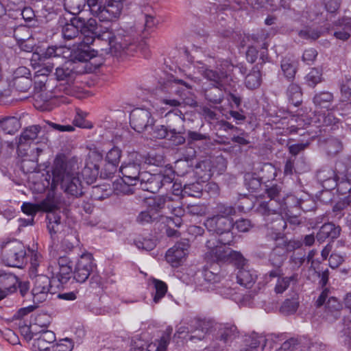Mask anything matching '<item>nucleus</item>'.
<instances>
[{
	"label": "nucleus",
	"instance_id": "1",
	"mask_svg": "<svg viewBox=\"0 0 351 351\" xmlns=\"http://www.w3.org/2000/svg\"><path fill=\"white\" fill-rule=\"evenodd\" d=\"M143 23L135 24L129 29L119 33L114 36H110V33H107L108 40L106 49H101V51L105 53H117L125 50L134 51L137 47V43H140L146 38L153 28L156 25V21L154 16L144 14Z\"/></svg>",
	"mask_w": 351,
	"mask_h": 351
},
{
	"label": "nucleus",
	"instance_id": "2",
	"mask_svg": "<svg viewBox=\"0 0 351 351\" xmlns=\"http://www.w3.org/2000/svg\"><path fill=\"white\" fill-rule=\"evenodd\" d=\"M51 69L53 67H32V82L35 90L40 93V96L43 97L45 101L55 97H62V94L73 95L75 90L70 86L55 84Z\"/></svg>",
	"mask_w": 351,
	"mask_h": 351
},
{
	"label": "nucleus",
	"instance_id": "3",
	"mask_svg": "<svg viewBox=\"0 0 351 351\" xmlns=\"http://www.w3.org/2000/svg\"><path fill=\"white\" fill-rule=\"evenodd\" d=\"M98 29V23L95 19L90 18L86 20L82 17H73L70 20V23H66L62 27V34L64 40H71L77 38L81 34L84 36L82 42L88 45L92 44L95 38L100 40L101 36L107 37V35H101Z\"/></svg>",
	"mask_w": 351,
	"mask_h": 351
},
{
	"label": "nucleus",
	"instance_id": "4",
	"mask_svg": "<svg viewBox=\"0 0 351 351\" xmlns=\"http://www.w3.org/2000/svg\"><path fill=\"white\" fill-rule=\"evenodd\" d=\"M52 186L58 184L68 195L79 197L83 194L82 182L78 176L67 169V164L63 160L56 158L53 169Z\"/></svg>",
	"mask_w": 351,
	"mask_h": 351
},
{
	"label": "nucleus",
	"instance_id": "5",
	"mask_svg": "<svg viewBox=\"0 0 351 351\" xmlns=\"http://www.w3.org/2000/svg\"><path fill=\"white\" fill-rule=\"evenodd\" d=\"M7 77L8 88L0 89L1 97H9L13 89L21 93H27L32 85V71L28 67L13 68Z\"/></svg>",
	"mask_w": 351,
	"mask_h": 351
},
{
	"label": "nucleus",
	"instance_id": "6",
	"mask_svg": "<svg viewBox=\"0 0 351 351\" xmlns=\"http://www.w3.org/2000/svg\"><path fill=\"white\" fill-rule=\"evenodd\" d=\"M231 244H228L230 245ZM227 244H223L219 242V239H212L208 240L206 247L208 250L205 254V258L208 261L213 263H226L228 261L243 262L244 258L242 254L238 252L233 251L226 247Z\"/></svg>",
	"mask_w": 351,
	"mask_h": 351
},
{
	"label": "nucleus",
	"instance_id": "7",
	"mask_svg": "<svg viewBox=\"0 0 351 351\" xmlns=\"http://www.w3.org/2000/svg\"><path fill=\"white\" fill-rule=\"evenodd\" d=\"M174 178L175 172L171 168L156 174L143 171L138 183L142 190L155 193L162 186L172 183Z\"/></svg>",
	"mask_w": 351,
	"mask_h": 351
},
{
	"label": "nucleus",
	"instance_id": "8",
	"mask_svg": "<svg viewBox=\"0 0 351 351\" xmlns=\"http://www.w3.org/2000/svg\"><path fill=\"white\" fill-rule=\"evenodd\" d=\"M204 225L209 232L219 235V242L221 243H233L234 237L232 229L234 228V219L213 215L205 220Z\"/></svg>",
	"mask_w": 351,
	"mask_h": 351
},
{
	"label": "nucleus",
	"instance_id": "9",
	"mask_svg": "<svg viewBox=\"0 0 351 351\" xmlns=\"http://www.w3.org/2000/svg\"><path fill=\"white\" fill-rule=\"evenodd\" d=\"M91 13L101 21H110L118 18L123 9V3L120 1L108 0L103 2L92 1L88 7Z\"/></svg>",
	"mask_w": 351,
	"mask_h": 351
},
{
	"label": "nucleus",
	"instance_id": "10",
	"mask_svg": "<svg viewBox=\"0 0 351 351\" xmlns=\"http://www.w3.org/2000/svg\"><path fill=\"white\" fill-rule=\"evenodd\" d=\"M2 260L10 267H21L26 259L24 245L16 240L6 243L2 247Z\"/></svg>",
	"mask_w": 351,
	"mask_h": 351
},
{
	"label": "nucleus",
	"instance_id": "11",
	"mask_svg": "<svg viewBox=\"0 0 351 351\" xmlns=\"http://www.w3.org/2000/svg\"><path fill=\"white\" fill-rule=\"evenodd\" d=\"M143 162V155L138 152L130 153L128 160L124 162L120 167V172L124 182L127 184L138 183L141 176V169Z\"/></svg>",
	"mask_w": 351,
	"mask_h": 351
},
{
	"label": "nucleus",
	"instance_id": "12",
	"mask_svg": "<svg viewBox=\"0 0 351 351\" xmlns=\"http://www.w3.org/2000/svg\"><path fill=\"white\" fill-rule=\"evenodd\" d=\"M48 271L53 276V282H58L57 287L66 283L72 272L71 261L66 256H60L58 260L50 262Z\"/></svg>",
	"mask_w": 351,
	"mask_h": 351
},
{
	"label": "nucleus",
	"instance_id": "13",
	"mask_svg": "<svg viewBox=\"0 0 351 351\" xmlns=\"http://www.w3.org/2000/svg\"><path fill=\"white\" fill-rule=\"evenodd\" d=\"M99 67H56L53 73L55 82H64V84H60L62 86H70L74 82L76 77L80 75L97 73ZM55 84H57L55 82Z\"/></svg>",
	"mask_w": 351,
	"mask_h": 351
},
{
	"label": "nucleus",
	"instance_id": "14",
	"mask_svg": "<svg viewBox=\"0 0 351 351\" xmlns=\"http://www.w3.org/2000/svg\"><path fill=\"white\" fill-rule=\"evenodd\" d=\"M290 202L295 203V208H298V205L300 204L299 201L293 195H287L286 199H269L268 202H261L257 208V211L259 214L264 216L265 218L270 215H278L280 210H286L287 208L290 207ZM268 221L269 219H265Z\"/></svg>",
	"mask_w": 351,
	"mask_h": 351
},
{
	"label": "nucleus",
	"instance_id": "15",
	"mask_svg": "<svg viewBox=\"0 0 351 351\" xmlns=\"http://www.w3.org/2000/svg\"><path fill=\"white\" fill-rule=\"evenodd\" d=\"M33 287L32 294L33 295V301L34 303H41L46 300L49 293H54L53 285L58 282H53V276L51 279L45 275H37L33 280Z\"/></svg>",
	"mask_w": 351,
	"mask_h": 351
},
{
	"label": "nucleus",
	"instance_id": "16",
	"mask_svg": "<svg viewBox=\"0 0 351 351\" xmlns=\"http://www.w3.org/2000/svg\"><path fill=\"white\" fill-rule=\"evenodd\" d=\"M130 123L135 131L140 133L152 128L154 119L149 110L137 108L132 111Z\"/></svg>",
	"mask_w": 351,
	"mask_h": 351
},
{
	"label": "nucleus",
	"instance_id": "17",
	"mask_svg": "<svg viewBox=\"0 0 351 351\" xmlns=\"http://www.w3.org/2000/svg\"><path fill=\"white\" fill-rule=\"evenodd\" d=\"M93 258L91 254H83L78 260L74 271V279L80 283L84 282L93 271Z\"/></svg>",
	"mask_w": 351,
	"mask_h": 351
},
{
	"label": "nucleus",
	"instance_id": "18",
	"mask_svg": "<svg viewBox=\"0 0 351 351\" xmlns=\"http://www.w3.org/2000/svg\"><path fill=\"white\" fill-rule=\"evenodd\" d=\"M17 277L10 272L0 270V301L16 290Z\"/></svg>",
	"mask_w": 351,
	"mask_h": 351
},
{
	"label": "nucleus",
	"instance_id": "19",
	"mask_svg": "<svg viewBox=\"0 0 351 351\" xmlns=\"http://www.w3.org/2000/svg\"><path fill=\"white\" fill-rule=\"evenodd\" d=\"M236 262L239 269L237 274L238 283L246 288H251L255 282L256 274L254 271L248 268L245 258L243 262Z\"/></svg>",
	"mask_w": 351,
	"mask_h": 351
},
{
	"label": "nucleus",
	"instance_id": "20",
	"mask_svg": "<svg viewBox=\"0 0 351 351\" xmlns=\"http://www.w3.org/2000/svg\"><path fill=\"white\" fill-rule=\"evenodd\" d=\"M56 335L51 330H43L39 337L34 339L33 347L35 350L49 351L56 341Z\"/></svg>",
	"mask_w": 351,
	"mask_h": 351
},
{
	"label": "nucleus",
	"instance_id": "21",
	"mask_svg": "<svg viewBox=\"0 0 351 351\" xmlns=\"http://www.w3.org/2000/svg\"><path fill=\"white\" fill-rule=\"evenodd\" d=\"M63 47H49L47 50L42 53L35 52L33 53L31 58V66H40V62H44L46 60L52 58L60 57L63 53Z\"/></svg>",
	"mask_w": 351,
	"mask_h": 351
},
{
	"label": "nucleus",
	"instance_id": "22",
	"mask_svg": "<svg viewBox=\"0 0 351 351\" xmlns=\"http://www.w3.org/2000/svg\"><path fill=\"white\" fill-rule=\"evenodd\" d=\"M240 71L243 74H246L245 79V84L249 89H255L261 84L262 77L261 72L258 67H251L247 69V67H239Z\"/></svg>",
	"mask_w": 351,
	"mask_h": 351
},
{
	"label": "nucleus",
	"instance_id": "23",
	"mask_svg": "<svg viewBox=\"0 0 351 351\" xmlns=\"http://www.w3.org/2000/svg\"><path fill=\"white\" fill-rule=\"evenodd\" d=\"M292 202H290L291 203ZM291 208V204H290V207L286 209L285 217L284 218L280 215H278L274 219V221L277 224V227L276 228L277 230H284L287 227V223H289L291 225L298 226L301 223V219L297 214H293V213L290 210Z\"/></svg>",
	"mask_w": 351,
	"mask_h": 351
},
{
	"label": "nucleus",
	"instance_id": "24",
	"mask_svg": "<svg viewBox=\"0 0 351 351\" xmlns=\"http://www.w3.org/2000/svg\"><path fill=\"white\" fill-rule=\"evenodd\" d=\"M341 232V228L336 226L332 223H325L316 234V239L319 243H323L326 239H337Z\"/></svg>",
	"mask_w": 351,
	"mask_h": 351
},
{
	"label": "nucleus",
	"instance_id": "25",
	"mask_svg": "<svg viewBox=\"0 0 351 351\" xmlns=\"http://www.w3.org/2000/svg\"><path fill=\"white\" fill-rule=\"evenodd\" d=\"M170 197L156 196L145 199V203L147 209L152 213H158L167 205V203L171 202Z\"/></svg>",
	"mask_w": 351,
	"mask_h": 351
},
{
	"label": "nucleus",
	"instance_id": "26",
	"mask_svg": "<svg viewBox=\"0 0 351 351\" xmlns=\"http://www.w3.org/2000/svg\"><path fill=\"white\" fill-rule=\"evenodd\" d=\"M186 255V250L181 244H178L168 250L166 253V260L173 267H178Z\"/></svg>",
	"mask_w": 351,
	"mask_h": 351
},
{
	"label": "nucleus",
	"instance_id": "27",
	"mask_svg": "<svg viewBox=\"0 0 351 351\" xmlns=\"http://www.w3.org/2000/svg\"><path fill=\"white\" fill-rule=\"evenodd\" d=\"M334 101L333 94L328 91H322L316 93L313 97V101L317 108L330 110Z\"/></svg>",
	"mask_w": 351,
	"mask_h": 351
},
{
	"label": "nucleus",
	"instance_id": "28",
	"mask_svg": "<svg viewBox=\"0 0 351 351\" xmlns=\"http://www.w3.org/2000/svg\"><path fill=\"white\" fill-rule=\"evenodd\" d=\"M299 279V274L298 273H293L290 276H282L281 277H279L274 287L275 293L277 294H282L291 284H297Z\"/></svg>",
	"mask_w": 351,
	"mask_h": 351
},
{
	"label": "nucleus",
	"instance_id": "29",
	"mask_svg": "<svg viewBox=\"0 0 351 351\" xmlns=\"http://www.w3.org/2000/svg\"><path fill=\"white\" fill-rule=\"evenodd\" d=\"M346 19H348V17H343L333 23V35L337 39L342 41L348 40L351 36V29H348L345 25Z\"/></svg>",
	"mask_w": 351,
	"mask_h": 351
},
{
	"label": "nucleus",
	"instance_id": "30",
	"mask_svg": "<svg viewBox=\"0 0 351 351\" xmlns=\"http://www.w3.org/2000/svg\"><path fill=\"white\" fill-rule=\"evenodd\" d=\"M204 75L208 80L213 81L219 84L228 77L226 71L223 68L220 67L206 68L204 71Z\"/></svg>",
	"mask_w": 351,
	"mask_h": 351
},
{
	"label": "nucleus",
	"instance_id": "31",
	"mask_svg": "<svg viewBox=\"0 0 351 351\" xmlns=\"http://www.w3.org/2000/svg\"><path fill=\"white\" fill-rule=\"evenodd\" d=\"M40 131V127L38 125H32L25 129L20 136L19 146L29 143L36 139Z\"/></svg>",
	"mask_w": 351,
	"mask_h": 351
},
{
	"label": "nucleus",
	"instance_id": "32",
	"mask_svg": "<svg viewBox=\"0 0 351 351\" xmlns=\"http://www.w3.org/2000/svg\"><path fill=\"white\" fill-rule=\"evenodd\" d=\"M193 322H195L196 327L194 332H197V334L191 335L189 339L191 340L194 339H197L199 340L204 339L206 334L212 327V323L209 321L200 319H195Z\"/></svg>",
	"mask_w": 351,
	"mask_h": 351
},
{
	"label": "nucleus",
	"instance_id": "33",
	"mask_svg": "<svg viewBox=\"0 0 351 351\" xmlns=\"http://www.w3.org/2000/svg\"><path fill=\"white\" fill-rule=\"evenodd\" d=\"M220 339L224 343L232 341L239 335V331L235 325L226 324L219 329Z\"/></svg>",
	"mask_w": 351,
	"mask_h": 351
},
{
	"label": "nucleus",
	"instance_id": "34",
	"mask_svg": "<svg viewBox=\"0 0 351 351\" xmlns=\"http://www.w3.org/2000/svg\"><path fill=\"white\" fill-rule=\"evenodd\" d=\"M215 210V214L214 215L226 217L228 219H233L232 217L237 214L236 208L227 203H218Z\"/></svg>",
	"mask_w": 351,
	"mask_h": 351
},
{
	"label": "nucleus",
	"instance_id": "35",
	"mask_svg": "<svg viewBox=\"0 0 351 351\" xmlns=\"http://www.w3.org/2000/svg\"><path fill=\"white\" fill-rule=\"evenodd\" d=\"M58 200L53 191L48 193L45 199L39 203L40 210L53 213L58 208Z\"/></svg>",
	"mask_w": 351,
	"mask_h": 351
},
{
	"label": "nucleus",
	"instance_id": "36",
	"mask_svg": "<svg viewBox=\"0 0 351 351\" xmlns=\"http://www.w3.org/2000/svg\"><path fill=\"white\" fill-rule=\"evenodd\" d=\"M19 128V121L14 117H9L0 120V128L5 134H12Z\"/></svg>",
	"mask_w": 351,
	"mask_h": 351
},
{
	"label": "nucleus",
	"instance_id": "37",
	"mask_svg": "<svg viewBox=\"0 0 351 351\" xmlns=\"http://www.w3.org/2000/svg\"><path fill=\"white\" fill-rule=\"evenodd\" d=\"M87 3V0H64V9L73 15L79 14Z\"/></svg>",
	"mask_w": 351,
	"mask_h": 351
},
{
	"label": "nucleus",
	"instance_id": "38",
	"mask_svg": "<svg viewBox=\"0 0 351 351\" xmlns=\"http://www.w3.org/2000/svg\"><path fill=\"white\" fill-rule=\"evenodd\" d=\"M245 343L246 346L254 348L256 350L260 345H262L263 348H264L266 346L267 339L262 335L253 332L245 337Z\"/></svg>",
	"mask_w": 351,
	"mask_h": 351
},
{
	"label": "nucleus",
	"instance_id": "39",
	"mask_svg": "<svg viewBox=\"0 0 351 351\" xmlns=\"http://www.w3.org/2000/svg\"><path fill=\"white\" fill-rule=\"evenodd\" d=\"M323 72L321 67H312L306 75V84L314 88L317 84L322 82L324 80Z\"/></svg>",
	"mask_w": 351,
	"mask_h": 351
},
{
	"label": "nucleus",
	"instance_id": "40",
	"mask_svg": "<svg viewBox=\"0 0 351 351\" xmlns=\"http://www.w3.org/2000/svg\"><path fill=\"white\" fill-rule=\"evenodd\" d=\"M152 284L155 290L154 293H152L153 302L157 304L166 295L167 292V285L165 282L158 279H153Z\"/></svg>",
	"mask_w": 351,
	"mask_h": 351
},
{
	"label": "nucleus",
	"instance_id": "41",
	"mask_svg": "<svg viewBox=\"0 0 351 351\" xmlns=\"http://www.w3.org/2000/svg\"><path fill=\"white\" fill-rule=\"evenodd\" d=\"M287 96L289 101L295 106H298L302 101V93L301 88L295 84L289 85L287 89Z\"/></svg>",
	"mask_w": 351,
	"mask_h": 351
},
{
	"label": "nucleus",
	"instance_id": "42",
	"mask_svg": "<svg viewBox=\"0 0 351 351\" xmlns=\"http://www.w3.org/2000/svg\"><path fill=\"white\" fill-rule=\"evenodd\" d=\"M158 219L159 215L152 213L147 208L145 210L141 211L136 217V223L141 226L151 224Z\"/></svg>",
	"mask_w": 351,
	"mask_h": 351
},
{
	"label": "nucleus",
	"instance_id": "43",
	"mask_svg": "<svg viewBox=\"0 0 351 351\" xmlns=\"http://www.w3.org/2000/svg\"><path fill=\"white\" fill-rule=\"evenodd\" d=\"M317 176L318 180L323 183L331 182L330 186L332 188L337 185V176L331 169L327 168L319 171Z\"/></svg>",
	"mask_w": 351,
	"mask_h": 351
},
{
	"label": "nucleus",
	"instance_id": "44",
	"mask_svg": "<svg viewBox=\"0 0 351 351\" xmlns=\"http://www.w3.org/2000/svg\"><path fill=\"white\" fill-rule=\"evenodd\" d=\"M166 86L170 89L169 93L171 94L175 93L176 95H178L180 97H182L184 96V90H182L180 88L176 87L177 84H182L187 87V84L186 82H184L182 80H178L174 76L171 75L169 77V78L167 80V82L165 83Z\"/></svg>",
	"mask_w": 351,
	"mask_h": 351
},
{
	"label": "nucleus",
	"instance_id": "45",
	"mask_svg": "<svg viewBox=\"0 0 351 351\" xmlns=\"http://www.w3.org/2000/svg\"><path fill=\"white\" fill-rule=\"evenodd\" d=\"M184 129L181 128L179 130L172 128L169 130L167 139L170 141L175 145H182L185 143L186 138L183 136Z\"/></svg>",
	"mask_w": 351,
	"mask_h": 351
},
{
	"label": "nucleus",
	"instance_id": "46",
	"mask_svg": "<svg viewBox=\"0 0 351 351\" xmlns=\"http://www.w3.org/2000/svg\"><path fill=\"white\" fill-rule=\"evenodd\" d=\"M47 219L49 220L47 224L48 230L51 237L56 234L60 230L61 217L55 213H51L47 215Z\"/></svg>",
	"mask_w": 351,
	"mask_h": 351
},
{
	"label": "nucleus",
	"instance_id": "47",
	"mask_svg": "<svg viewBox=\"0 0 351 351\" xmlns=\"http://www.w3.org/2000/svg\"><path fill=\"white\" fill-rule=\"evenodd\" d=\"M97 50H82L75 53L73 57V60L74 62H86L91 60L93 58L97 57Z\"/></svg>",
	"mask_w": 351,
	"mask_h": 351
},
{
	"label": "nucleus",
	"instance_id": "48",
	"mask_svg": "<svg viewBox=\"0 0 351 351\" xmlns=\"http://www.w3.org/2000/svg\"><path fill=\"white\" fill-rule=\"evenodd\" d=\"M180 193L182 197H199L201 195L200 185L199 183L186 184L182 189Z\"/></svg>",
	"mask_w": 351,
	"mask_h": 351
},
{
	"label": "nucleus",
	"instance_id": "49",
	"mask_svg": "<svg viewBox=\"0 0 351 351\" xmlns=\"http://www.w3.org/2000/svg\"><path fill=\"white\" fill-rule=\"evenodd\" d=\"M211 265L210 268L206 267L203 271L204 280L210 283H217L221 280V276L218 271Z\"/></svg>",
	"mask_w": 351,
	"mask_h": 351
},
{
	"label": "nucleus",
	"instance_id": "50",
	"mask_svg": "<svg viewBox=\"0 0 351 351\" xmlns=\"http://www.w3.org/2000/svg\"><path fill=\"white\" fill-rule=\"evenodd\" d=\"M13 36L19 43L31 38L29 29L26 26H19L14 29Z\"/></svg>",
	"mask_w": 351,
	"mask_h": 351
},
{
	"label": "nucleus",
	"instance_id": "51",
	"mask_svg": "<svg viewBox=\"0 0 351 351\" xmlns=\"http://www.w3.org/2000/svg\"><path fill=\"white\" fill-rule=\"evenodd\" d=\"M121 156V150L114 147L106 154V160L112 167H117L119 164Z\"/></svg>",
	"mask_w": 351,
	"mask_h": 351
},
{
	"label": "nucleus",
	"instance_id": "52",
	"mask_svg": "<svg viewBox=\"0 0 351 351\" xmlns=\"http://www.w3.org/2000/svg\"><path fill=\"white\" fill-rule=\"evenodd\" d=\"M186 213L191 216H204L207 213V206L204 204H189Z\"/></svg>",
	"mask_w": 351,
	"mask_h": 351
},
{
	"label": "nucleus",
	"instance_id": "53",
	"mask_svg": "<svg viewBox=\"0 0 351 351\" xmlns=\"http://www.w3.org/2000/svg\"><path fill=\"white\" fill-rule=\"evenodd\" d=\"M298 35L304 39L315 40L320 37L321 32L317 28L306 27L299 32Z\"/></svg>",
	"mask_w": 351,
	"mask_h": 351
},
{
	"label": "nucleus",
	"instance_id": "54",
	"mask_svg": "<svg viewBox=\"0 0 351 351\" xmlns=\"http://www.w3.org/2000/svg\"><path fill=\"white\" fill-rule=\"evenodd\" d=\"M343 149L341 142L337 138L329 139L326 142V149L330 155H335Z\"/></svg>",
	"mask_w": 351,
	"mask_h": 351
},
{
	"label": "nucleus",
	"instance_id": "55",
	"mask_svg": "<svg viewBox=\"0 0 351 351\" xmlns=\"http://www.w3.org/2000/svg\"><path fill=\"white\" fill-rule=\"evenodd\" d=\"M110 195V192L106 188V186H95L92 189L91 196L94 199L102 200Z\"/></svg>",
	"mask_w": 351,
	"mask_h": 351
},
{
	"label": "nucleus",
	"instance_id": "56",
	"mask_svg": "<svg viewBox=\"0 0 351 351\" xmlns=\"http://www.w3.org/2000/svg\"><path fill=\"white\" fill-rule=\"evenodd\" d=\"M245 185L249 192L256 191L261 186V182L258 178H254L251 175H246L245 177Z\"/></svg>",
	"mask_w": 351,
	"mask_h": 351
},
{
	"label": "nucleus",
	"instance_id": "57",
	"mask_svg": "<svg viewBox=\"0 0 351 351\" xmlns=\"http://www.w3.org/2000/svg\"><path fill=\"white\" fill-rule=\"evenodd\" d=\"M342 304L335 297H330L326 302V310L330 313H339Z\"/></svg>",
	"mask_w": 351,
	"mask_h": 351
},
{
	"label": "nucleus",
	"instance_id": "58",
	"mask_svg": "<svg viewBox=\"0 0 351 351\" xmlns=\"http://www.w3.org/2000/svg\"><path fill=\"white\" fill-rule=\"evenodd\" d=\"M298 307V303L294 300H286L281 308L280 310L282 313L286 314H291L295 313Z\"/></svg>",
	"mask_w": 351,
	"mask_h": 351
},
{
	"label": "nucleus",
	"instance_id": "59",
	"mask_svg": "<svg viewBox=\"0 0 351 351\" xmlns=\"http://www.w3.org/2000/svg\"><path fill=\"white\" fill-rule=\"evenodd\" d=\"M348 203L345 200L337 202L332 208V217L340 219L343 216V210L347 207Z\"/></svg>",
	"mask_w": 351,
	"mask_h": 351
},
{
	"label": "nucleus",
	"instance_id": "60",
	"mask_svg": "<svg viewBox=\"0 0 351 351\" xmlns=\"http://www.w3.org/2000/svg\"><path fill=\"white\" fill-rule=\"evenodd\" d=\"M285 260V256L280 254L276 250H274L269 256V262L276 268H280Z\"/></svg>",
	"mask_w": 351,
	"mask_h": 351
},
{
	"label": "nucleus",
	"instance_id": "61",
	"mask_svg": "<svg viewBox=\"0 0 351 351\" xmlns=\"http://www.w3.org/2000/svg\"><path fill=\"white\" fill-rule=\"evenodd\" d=\"M234 227L241 232H248L252 228L250 220L247 219L241 218L234 221Z\"/></svg>",
	"mask_w": 351,
	"mask_h": 351
},
{
	"label": "nucleus",
	"instance_id": "62",
	"mask_svg": "<svg viewBox=\"0 0 351 351\" xmlns=\"http://www.w3.org/2000/svg\"><path fill=\"white\" fill-rule=\"evenodd\" d=\"M137 184L138 183L127 184L122 178L121 182L116 183V189L124 194H132L134 193L133 186H136Z\"/></svg>",
	"mask_w": 351,
	"mask_h": 351
},
{
	"label": "nucleus",
	"instance_id": "63",
	"mask_svg": "<svg viewBox=\"0 0 351 351\" xmlns=\"http://www.w3.org/2000/svg\"><path fill=\"white\" fill-rule=\"evenodd\" d=\"M22 211L31 216H34L40 210L39 204H32L29 202H24L21 206Z\"/></svg>",
	"mask_w": 351,
	"mask_h": 351
},
{
	"label": "nucleus",
	"instance_id": "64",
	"mask_svg": "<svg viewBox=\"0 0 351 351\" xmlns=\"http://www.w3.org/2000/svg\"><path fill=\"white\" fill-rule=\"evenodd\" d=\"M99 165L97 164L87 163L82 171L84 176H86L90 171V180H93L97 178L99 174Z\"/></svg>",
	"mask_w": 351,
	"mask_h": 351
}]
</instances>
